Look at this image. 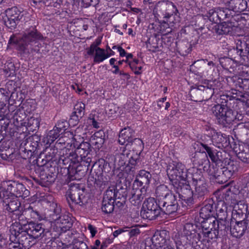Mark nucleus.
<instances>
[{
    "label": "nucleus",
    "instance_id": "obj_54",
    "mask_svg": "<svg viewBox=\"0 0 249 249\" xmlns=\"http://www.w3.org/2000/svg\"><path fill=\"white\" fill-rule=\"evenodd\" d=\"M117 50L119 52L120 55L121 57L125 56L126 53L122 47H118Z\"/></svg>",
    "mask_w": 249,
    "mask_h": 249
},
{
    "label": "nucleus",
    "instance_id": "obj_11",
    "mask_svg": "<svg viewBox=\"0 0 249 249\" xmlns=\"http://www.w3.org/2000/svg\"><path fill=\"white\" fill-rule=\"evenodd\" d=\"M217 197V203L216 207V214L218 220H217L219 224L223 227V229L225 230L227 228L226 224H227L226 219L228 216V213L231 212V209L230 208L228 203H227L224 198L222 197V191L219 193Z\"/></svg>",
    "mask_w": 249,
    "mask_h": 249
},
{
    "label": "nucleus",
    "instance_id": "obj_40",
    "mask_svg": "<svg viewBox=\"0 0 249 249\" xmlns=\"http://www.w3.org/2000/svg\"><path fill=\"white\" fill-rule=\"evenodd\" d=\"M178 208V204H173L170 205H166L164 208H163V211H164V213L167 214H172L176 212H177Z\"/></svg>",
    "mask_w": 249,
    "mask_h": 249
},
{
    "label": "nucleus",
    "instance_id": "obj_52",
    "mask_svg": "<svg viewBox=\"0 0 249 249\" xmlns=\"http://www.w3.org/2000/svg\"><path fill=\"white\" fill-rule=\"evenodd\" d=\"M216 11H217V8H215L214 9H212L209 10V15L210 18H212L213 20H214V17L215 16L216 17Z\"/></svg>",
    "mask_w": 249,
    "mask_h": 249
},
{
    "label": "nucleus",
    "instance_id": "obj_25",
    "mask_svg": "<svg viewBox=\"0 0 249 249\" xmlns=\"http://www.w3.org/2000/svg\"><path fill=\"white\" fill-rule=\"evenodd\" d=\"M31 239H32V237H26L23 239V241L21 242L22 243H19L21 240H11L12 242L9 243L8 248L9 249H22L23 247L31 246L34 244V243H30V242H32V241L30 240Z\"/></svg>",
    "mask_w": 249,
    "mask_h": 249
},
{
    "label": "nucleus",
    "instance_id": "obj_28",
    "mask_svg": "<svg viewBox=\"0 0 249 249\" xmlns=\"http://www.w3.org/2000/svg\"><path fill=\"white\" fill-rule=\"evenodd\" d=\"M172 193L169 190L166 185H161L158 186L156 190L157 196L160 199H164L165 197L169 196Z\"/></svg>",
    "mask_w": 249,
    "mask_h": 249
},
{
    "label": "nucleus",
    "instance_id": "obj_1",
    "mask_svg": "<svg viewBox=\"0 0 249 249\" xmlns=\"http://www.w3.org/2000/svg\"><path fill=\"white\" fill-rule=\"evenodd\" d=\"M193 228L192 225L187 224L184 227L183 233H177L175 235L173 239L177 248H178L182 245L194 244L197 242V234L194 231L193 232L192 231H189ZM201 228V231L197 235L200 238L202 237L203 240L207 242L215 240L218 235L219 229L224 230L223 227L219 224L218 221L215 218L202 221Z\"/></svg>",
    "mask_w": 249,
    "mask_h": 249
},
{
    "label": "nucleus",
    "instance_id": "obj_6",
    "mask_svg": "<svg viewBox=\"0 0 249 249\" xmlns=\"http://www.w3.org/2000/svg\"><path fill=\"white\" fill-rule=\"evenodd\" d=\"M0 191V199H3V202L6 203L5 209L9 212L12 213L11 217L13 220H22L24 216L23 215H20L21 213V210L19 209L20 206V203L18 198L15 196L10 195V193L5 191L2 192Z\"/></svg>",
    "mask_w": 249,
    "mask_h": 249
},
{
    "label": "nucleus",
    "instance_id": "obj_4",
    "mask_svg": "<svg viewBox=\"0 0 249 249\" xmlns=\"http://www.w3.org/2000/svg\"><path fill=\"white\" fill-rule=\"evenodd\" d=\"M41 37V36L36 30L34 27H31L25 31L21 37H18L16 40L15 37H11L10 41L16 43L18 49L24 53H38L39 51L38 45L33 47V44H36V41Z\"/></svg>",
    "mask_w": 249,
    "mask_h": 249
},
{
    "label": "nucleus",
    "instance_id": "obj_42",
    "mask_svg": "<svg viewBox=\"0 0 249 249\" xmlns=\"http://www.w3.org/2000/svg\"><path fill=\"white\" fill-rule=\"evenodd\" d=\"M227 9H228V7L225 9L220 7L217 8L216 17L219 19H224L227 18L228 14Z\"/></svg>",
    "mask_w": 249,
    "mask_h": 249
},
{
    "label": "nucleus",
    "instance_id": "obj_64",
    "mask_svg": "<svg viewBox=\"0 0 249 249\" xmlns=\"http://www.w3.org/2000/svg\"><path fill=\"white\" fill-rule=\"evenodd\" d=\"M116 61V59L114 58H112L109 60V63L111 65L113 66L115 65L114 63Z\"/></svg>",
    "mask_w": 249,
    "mask_h": 249
},
{
    "label": "nucleus",
    "instance_id": "obj_48",
    "mask_svg": "<svg viewBox=\"0 0 249 249\" xmlns=\"http://www.w3.org/2000/svg\"><path fill=\"white\" fill-rule=\"evenodd\" d=\"M204 170L206 171L209 175L214 178H216L217 176H219L215 172V170L214 168V167L213 166L211 167V165H209V167L208 169L206 168V166H204Z\"/></svg>",
    "mask_w": 249,
    "mask_h": 249
},
{
    "label": "nucleus",
    "instance_id": "obj_23",
    "mask_svg": "<svg viewBox=\"0 0 249 249\" xmlns=\"http://www.w3.org/2000/svg\"><path fill=\"white\" fill-rule=\"evenodd\" d=\"M238 170V164L233 161H230L222 170V176L225 177V180L230 178Z\"/></svg>",
    "mask_w": 249,
    "mask_h": 249
},
{
    "label": "nucleus",
    "instance_id": "obj_29",
    "mask_svg": "<svg viewBox=\"0 0 249 249\" xmlns=\"http://www.w3.org/2000/svg\"><path fill=\"white\" fill-rule=\"evenodd\" d=\"M221 33L232 34L237 28L236 26L232 25L231 22H224L220 26Z\"/></svg>",
    "mask_w": 249,
    "mask_h": 249
},
{
    "label": "nucleus",
    "instance_id": "obj_24",
    "mask_svg": "<svg viewBox=\"0 0 249 249\" xmlns=\"http://www.w3.org/2000/svg\"><path fill=\"white\" fill-rule=\"evenodd\" d=\"M143 191L137 187H133V190L131 192L132 196L130 198V201L132 205L138 206L141 204L144 197V194L142 193Z\"/></svg>",
    "mask_w": 249,
    "mask_h": 249
},
{
    "label": "nucleus",
    "instance_id": "obj_13",
    "mask_svg": "<svg viewBox=\"0 0 249 249\" xmlns=\"http://www.w3.org/2000/svg\"><path fill=\"white\" fill-rule=\"evenodd\" d=\"M27 229V225L25 222H22V223H20L16 221L10 226V239L23 241V239L27 237V236L30 237L29 231H26Z\"/></svg>",
    "mask_w": 249,
    "mask_h": 249
},
{
    "label": "nucleus",
    "instance_id": "obj_10",
    "mask_svg": "<svg viewBox=\"0 0 249 249\" xmlns=\"http://www.w3.org/2000/svg\"><path fill=\"white\" fill-rule=\"evenodd\" d=\"M160 207L154 198L149 197L142 204L141 215L143 218L153 220L160 214L161 209Z\"/></svg>",
    "mask_w": 249,
    "mask_h": 249
},
{
    "label": "nucleus",
    "instance_id": "obj_38",
    "mask_svg": "<svg viewBox=\"0 0 249 249\" xmlns=\"http://www.w3.org/2000/svg\"><path fill=\"white\" fill-rule=\"evenodd\" d=\"M40 119L39 118L31 117L28 119L27 123L28 127H32L31 129L34 131L36 128H38L40 125Z\"/></svg>",
    "mask_w": 249,
    "mask_h": 249
},
{
    "label": "nucleus",
    "instance_id": "obj_55",
    "mask_svg": "<svg viewBox=\"0 0 249 249\" xmlns=\"http://www.w3.org/2000/svg\"><path fill=\"white\" fill-rule=\"evenodd\" d=\"M6 246V239L0 236V249L3 248Z\"/></svg>",
    "mask_w": 249,
    "mask_h": 249
},
{
    "label": "nucleus",
    "instance_id": "obj_5",
    "mask_svg": "<svg viewBox=\"0 0 249 249\" xmlns=\"http://www.w3.org/2000/svg\"><path fill=\"white\" fill-rule=\"evenodd\" d=\"M51 211H53V215L54 221L52 225L53 229L56 231L59 232H65L69 230L72 225V221L71 217L66 214L61 215L57 217V215L60 212V209L57 204L53 202L51 204Z\"/></svg>",
    "mask_w": 249,
    "mask_h": 249
},
{
    "label": "nucleus",
    "instance_id": "obj_14",
    "mask_svg": "<svg viewBox=\"0 0 249 249\" xmlns=\"http://www.w3.org/2000/svg\"><path fill=\"white\" fill-rule=\"evenodd\" d=\"M62 135L56 143L57 148H61L64 146L63 149L67 148L75 149L79 145L80 142L77 141V138H75L76 135H74L72 132H65Z\"/></svg>",
    "mask_w": 249,
    "mask_h": 249
},
{
    "label": "nucleus",
    "instance_id": "obj_15",
    "mask_svg": "<svg viewBox=\"0 0 249 249\" xmlns=\"http://www.w3.org/2000/svg\"><path fill=\"white\" fill-rule=\"evenodd\" d=\"M6 17L4 18L5 25L11 29L15 28L22 15L17 7H14L5 11Z\"/></svg>",
    "mask_w": 249,
    "mask_h": 249
},
{
    "label": "nucleus",
    "instance_id": "obj_44",
    "mask_svg": "<svg viewBox=\"0 0 249 249\" xmlns=\"http://www.w3.org/2000/svg\"><path fill=\"white\" fill-rule=\"evenodd\" d=\"M238 157L243 162L249 163V151L239 152Z\"/></svg>",
    "mask_w": 249,
    "mask_h": 249
},
{
    "label": "nucleus",
    "instance_id": "obj_62",
    "mask_svg": "<svg viewBox=\"0 0 249 249\" xmlns=\"http://www.w3.org/2000/svg\"><path fill=\"white\" fill-rule=\"evenodd\" d=\"M134 142L137 144L140 145L141 146L143 144L142 142L139 139H135Z\"/></svg>",
    "mask_w": 249,
    "mask_h": 249
},
{
    "label": "nucleus",
    "instance_id": "obj_51",
    "mask_svg": "<svg viewBox=\"0 0 249 249\" xmlns=\"http://www.w3.org/2000/svg\"><path fill=\"white\" fill-rule=\"evenodd\" d=\"M216 136L217 137V139H218V140H216L217 142L221 143V142H222L224 141V137L223 136L222 134H221L220 133H217ZM215 136H213V139H215Z\"/></svg>",
    "mask_w": 249,
    "mask_h": 249
},
{
    "label": "nucleus",
    "instance_id": "obj_60",
    "mask_svg": "<svg viewBox=\"0 0 249 249\" xmlns=\"http://www.w3.org/2000/svg\"><path fill=\"white\" fill-rule=\"evenodd\" d=\"M113 68L115 69L114 71H112V72L114 74H119L120 72V69L119 66L117 65H113Z\"/></svg>",
    "mask_w": 249,
    "mask_h": 249
},
{
    "label": "nucleus",
    "instance_id": "obj_27",
    "mask_svg": "<svg viewBox=\"0 0 249 249\" xmlns=\"http://www.w3.org/2000/svg\"><path fill=\"white\" fill-rule=\"evenodd\" d=\"M213 211V207L210 204L205 205L201 209L199 214L200 216L204 219L203 221L213 218V217H210L212 215V213Z\"/></svg>",
    "mask_w": 249,
    "mask_h": 249
},
{
    "label": "nucleus",
    "instance_id": "obj_18",
    "mask_svg": "<svg viewBox=\"0 0 249 249\" xmlns=\"http://www.w3.org/2000/svg\"><path fill=\"white\" fill-rule=\"evenodd\" d=\"M168 232L165 230L157 231L151 238V241L155 249H157L162 245L169 240Z\"/></svg>",
    "mask_w": 249,
    "mask_h": 249
},
{
    "label": "nucleus",
    "instance_id": "obj_31",
    "mask_svg": "<svg viewBox=\"0 0 249 249\" xmlns=\"http://www.w3.org/2000/svg\"><path fill=\"white\" fill-rule=\"evenodd\" d=\"M27 225L28 229L31 231V233L35 236L37 237L39 234H41L43 232V229L42 228L40 224L30 223Z\"/></svg>",
    "mask_w": 249,
    "mask_h": 249
},
{
    "label": "nucleus",
    "instance_id": "obj_46",
    "mask_svg": "<svg viewBox=\"0 0 249 249\" xmlns=\"http://www.w3.org/2000/svg\"><path fill=\"white\" fill-rule=\"evenodd\" d=\"M157 249H175L174 243L169 239Z\"/></svg>",
    "mask_w": 249,
    "mask_h": 249
},
{
    "label": "nucleus",
    "instance_id": "obj_7",
    "mask_svg": "<svg viewBox=\"0 0 249 249\" xmlns=\"http://www.w3.org/2000/svg\"><path fill=\"white\" fill-rule=\"evenodd\" d=\"M120 150L121 152L116 159L118 162V165L122 170H125L127 171V168L131 170L133 167H130L128 164L132 166L135 165L139 160L141 152L135 153L134 151H131L126 147H121Z\"/></svg>",
    "mask_w": 249,
    "mask_h": 249
},
{
    "label": "nucleus",
    "instance_id": "obj_43",
    "mask_svg": "<svg viewBox=\"0 0 249 249\" xmlns=\"http://www.w3.org/2000/svg\"><path fill=\"white\" fill-rule=\"evenodd\" d=\"M103 136L104 132L103 131L100 130L96 132L92 136V138L94 140H97L96 142L103 143L104 142V139L103 138Z\"/></svg>",
    "mask_w": 249,
    "mask_h": 249
},
{
    "label": "nucleus",
    "instance_id": "obj_59",
    "mask_svg": "<svg viewBox=\"0 0 249 249\" xmlns=\"http://www.w3.org/2000/svg\"><path fill=\"white\" fill-rule=\"evenodd\" d=\"M79 246L81 247V248H83V249H86L87 248L86 244L84 242H81L79 243ZM77 246V245H75L74 247V249H78Z\"/></svg>",
    "mask_w": 249,
    "mask_h": 249
},
{
    "label": "nucleus",
    "instance_id": "obj_33",
    "mask_svg": "<svg viewBox=\"0 0 249 249\" xmlns=\"http://www.w3.org/2000/svg\"><path fill=\"white\" fill-rule=\"evenodd\" d=\"M117 197V191L115 186L109 187L107 190L104 195V199H107L109 201H115Z\"/></svg>",
    "mask_w": 249,
    "mask_h": 249
},
{
    "label": "nucleus",
    "instance_id": "obj_20",
    "mask_svg": "<svg viewBox=\"0 0 249 249\" xmlns=\"http://www.w3.org/2000/svg\"><path fill=\"white\" fill-rule=\"evenodd\" d=\"M151 175L149 172L145 170L140 171L135 181H134L133 187H139L143 185H148L150 182Z\"/></svg>",
    "mask_w": 249,
    "mask_h": 249
},
{
    "label": "nucleus",
    "instance_id": "obj_57",
    "mask_svg": "<svg viewBox=\"0 0 249 249\" xmlns=\"http://www.w3.org/2000/svg\"><path fill=\"white\" fill-rule=\"evenodd\" d=\"M30 218L33 219H38L39 218V214L37 212L34 211L33 209L32 210V214L31 215Z\"/></svg>",
    "mask_w": 249,
    "mask_h": 249
},
{
    "label": "nucleus",
    "instance_id": "obj_16",
    "mask_svg": "<svg viewBox=\"0 0 249 249\" xmlns=\"http://www.w3.org/2000/svg\"><path fill=\"white\" fill-rule=\"evenodd\" d=\"M89 55H94V62L99 64L111 56L103 49L97 47L96 45L91 44L89 48L87 49Z\"/></svg>",
    "mask_w": 249,
    "mask_h": 249
},
{
    "label": "nucleus",
    "instance_id": "obj_47",
    "mask_svg": "<svg viewBox=\"0 0 249 249\" xmlns=\"http://www.w3.org/2000/svg\"><path fill=\"white\" fill-rule=\"evenodd\" d=\"M240 87L244 89H249V79H241L238 81Z\"/></svg>",
    "mask_w": 249,
    "mask_h": 249
},
{
    "label": "nucleus",
    "instance_id": "obj_12",
    "mask_svg": "<svg viewBox=\"0 0 249 249\" xmlns=\"http://www.w3.org/2000/svg\"><path fill=\"white\" fill-rule=\"evenodd\" d=\"M212 111L218 123L224 126L231 124L235 119L232 111L221 105L214 106L212 108Z\"/></svg>",
    "mask_w": 249,
    "mask_h": 249
},
{
    "label": "nucleus",
    "instance_id": "obj_32",
    "mask_svg": "<svg viewBox=\"0 0 249 249\" xmlns=\"http://www.w3.org/2000/svg\"><path fill=\"white\" fill-rule=\"evenodd\" d=\"M173 204H178V202L175 196L173 194H169V196L165 197V199L160 202V205L162 206L163 208L166 205H170Z\"/></svg>",
    "mask_w": 249,
    "mask_h": 249
},
{
    "label": "nucleus",
    "instance_id": "obj_30",
    "mask_svg": "<svg viewBox=\"0 0 249 249\" xmlns=\"http://www.w3.org/2000/svg\"><path fill=\"white\" fill-rule=\"evenodd\" d=\"M85 105L82 102H78L74 107V113L76 114L75 116L73 117V120H75L77 122V120L79 117H81L84 115L85 113Z\"/></svg>",
    "mask_w": 249,
    "mask_h": 249
},
{
    "label": "nucleus",
    "instance_id": "obj_3",
    "mask_svg": "<svg viewBox=\"0 0 249 249\" xmlns=\"http://www.w3.org/2000/svg\"><path fill=\"white\" fill-rule=\"evenodd\" d=\"M82 146V144H80L76 149L69 148L62 149L61 152L62 154L60 160H62L64 164H69L68 172L70 180H79L83 176L84 173H81L82 167L80 165V162L83 160L85 156L83 157L82 155H77V153H81V151L86 152Z\"/></svg>",
    "mask_w": 249,
    "mask_h": 249
},
{
    "label": "nucleus",
    "instance_id": "obj_2",
    "mask_svg": "<svg viewBox=\"0 0 249 249\" xmlns=\"http://www.w3.org/2000/svg\"><path fill=\"white\" fill-rule=\"evenodd\" d=\"M167 173L182 199L188 204L192 203L193 193L187 180V175L184 165L180 162L173 161L168 165Z\"/></svg>",
    "mask_w": 249,
    "mask_h": 249
},
{
    "label": "nucleus",
    "instance_id": "obj_36",
    "mask_svg": "<svg viewBox=\"0 0 249 249\" xmlns=\"http://www.w3.org/2000/svg\"><path fill=\"white\" fill-rule=\"evenodd\" d=\"M72 120L73 119L71 118L69 121V123H68L65 120H60L57 122L55 128L60 132H61V134H62V131L64 132V133L66 132L65 131L68 127L69 124H71Z\"/></svg>",
    "mask_w": 249,
    "mask_h": 249
},
{
    "label": "nucleus",
    "instance_id": "obj_50",
    "mask_svg": "<svg viewBox=\"0 0 249 249\" xmlns=\"http://www.w3.org/2000/svg\"><path fill=\"white\" fill-rule=\"evenodd\" d=\"M130 236H134L138 235L140 232L139 228L135 227L128 231Z\"/></svg>",
    "mask_w": 249,
    "mask_h": 249
},
{
    "label": "nucleus",
    "instance_id": "obj_56",
    "mask_svg": "<svg viewBox=\"0 0 249 249\" xmlns=\"http://www.w3.org/2000/svg\"><path fill=\"white\" fill-rule=\"evenodd\" d=\"M88 229L89 230L92 235V236H94L95 235L97 231L95 228L92 225H89L88 226Z\"/></svg>",
    "mask_w": 249,
    "mask_h": 249
},
{
    "label": "nucleus",
    "instance_id": "obj_63",
    "mask_svg": "<svg viewBox=\"0 0 249 249\" xmlns=\"http://www.w3.org/2000/svg\"><path fill=\"white\" fill-rule=\"evenodd\" d=\"M139 61L138 59H135L132 61L129 62L128 65L129 66V63H132L133 65H136L139 63Z\"/></svg>",
    "mask_w": 249,
    "mask_h": 249
},
{
    "label": "nucleus",
    "instance_id": "obj_34",
    "mask_svg": "<svg viewBox=\"0 0 249 249\" xmlns=\"http://www.w3.org/2000/svg\"><path fill=\"white\" fill-rule=\"evenodd\" d=\"M87 124L92 125L93 127L97 128L99 127L98 116L96 112H92L87 120Z\"/></svg>",
    "mask_w": 249,
    "mask_h": 249
},
{
    "label": "nucleus",
    "instance_id": "obj_35",
    "mask_svg": "<svg viewBox=\"0 0 249 249\" xmlns=\"http://www.w3.org/2000/svg\"><path fill=\"white\" fill-rule=\"evenodd\" d=\"M114 201L103 199L102 210L107 213H111L114 210Z\"/></svg>",
    "mask_w": 249,
    "mask_h": 249
},
{
    "label": "nucleus",
    "instance_id": "obj_37",
    "mask_svg": "<svg viewBox=\"0 0 249 249\" xmlns=\"http://www.w3.org/2000/svg\"><path fill=\"white\" fill-rule=\"evenodd\" d=\"M16 189L17 191L16 193L15 197H17V198L18 197H25V196H27L29 194V191L25 189L22 184H17Z\"/></svg>",
    "mask_w": 249,
    "mask_h": 249
},
{
    "label": "nucleus",
    "instance_id": "obj_53",
    "mask_svg": "<svg viewBox=\"0 0 249 249\" xmlns=\"http://www.w3.org/2000/svg\"><path fill=\"white\" fill-rule=\"evenodd\" d=\"M125 229L126 228L124 229H119L117 230H116L113 233V236L114 237H117L118 235L122 233V232L127 231V230H125Z\"/></svg>",
    "mask_w": 249,
    "mask_h": 249
},
{
    "label": "nucleus",
    "instance_id": "obj_26",
    "mask_svg": "<svg viewBox=\"0 0 249 249\" xmlns=\"http://www.w3.org/2000/svg\"><path fill=\"white\" fill-rule=\"evenodd\" d=\"M202 145L206 150L211 160L213 162L218 163L219 161L220 160L219 157L221 156V153L217 152L216 150L212 149L206 145L203 144Z\"/></svg>",
    "mask_w": 249,
    "mask_h": 249
},
{
    "label": "nucleus",
    "instance_id": "obj_21",
    "mask_svg": "<svg viewBox=\"0 0 249 249\" xmlns=\"http://www.w3.org/2000/svg\"><path fill=\"white\" fill-rule=\"evenodd\" d=\"M246 230V222L244 221L232 223L231 225L230 231L233 236L236 238L241 237Z\"/></svg>",
    "mask_w": 249,
    "mask_h": 249
},
{
    "label": "nucleus",
    "instance_id": "obj_61",
    "mask_svg": "<svg viewBox=\"0 0 249 249\" xmlns=\"http://www.w3.org/2000/svg\"><path fill=\"white\" fill-rule=\"evenodd\" d=\"M125 57H126V60H125L124 62L128 64V62H129L128 61V59L132 58L133 57V55L132 53H126Z\"/></svg>",
    "mask_w": 249,
    "mask_h": 249
},
{
    "label": "nucleus",
    "instance_id": "obj_58",
    "mask_svg": "<svg viewBox=\"0 0 249 249\" xmlns=\"http://www.w3.org/2000/svg\"><path fill=\"white\" fill-rule=\"evenodd\" d=\"M101 242L99 240H96L95 241V243L94 245L91 246V249H99V247L100 246Z\"/></svg>",
    "mask_w": 249,
    "mask_h": 249
},
{
    "label": "nucleus",
    "instance_id": "obj_22",
    "mask_svg": "<svg viewBox=\"0 0 249 249\" xmlns=\"http://www.w3.org/2000/svg\"><path fill=\"white\" fill-rule=\"evenodd\" d=\"M226 6L229 10L241 12L246 9L247 1L246 0H230L226 2Z\"/></svg>",
    "mask_w": 249,
    "mask_h": 249
},
{
    "label": "nucleus",
    "instance_id": "obj_8",
    "mask_svg": "<svg viewBox=\"0 0 249 249\" xmlns=\"http://www.w3.org/2000/svg\"><path fill=\"white\" fill-rule=\"evenodd\" d=\"M222 197L224 198L227 203H228L230 208L231 209V214L233 217L235 218L243 214V210L245 209L244 202L239 200V196L237 195L232 193L230 190L222 191Z\"/></svg>",
    "mask_w": 249,
    "mask_h": 249
},
{
    "label": "nucleus",
    "instance_id": "obj_17",
    "mask_svg": "<svg viewBox=\"0 0 249 249\" xmlns=\"http://www.w3.org/2000/svg\"><path fill=\"white\" fill-rule=\"evenodd\" d=\"M193 184L195 186V193H193L192 196L194 195L195 196H196L197 197H201L205 195L207 192V185L205 182V179L203 178H200L198 179L197 178H193ZM193 196H192V197ZM193 199V198L192 197ZM193 200H192V201ZM193 202H192V204ZM188 205H190L191 203Z\"/></svg>",
    "mask_w": 249,
    "mask_h": 249
},
{
    "label": "nucleus",
    "instance_id": "obj_9",
    "mask_svg": "<svg viewBox=\"0 0 249 249\" xmlns=\"http://www.w3.org/2000/svg\"><path fill=\"white\" fill-rule=\"evenodd\" d=\"M70 189L67 193V199L72 203L83 205L88 201V196L85 192V189L78 184L70 185Z\"/></svg>",
    "mask_w": 249,
    "mask_h": 249
},
{
    "label": "nucleus",
    "instance_id": "obj_19",
    "mask_svg": "<svg viewBox=\"0 0 249 249\" xmlns=\"http://www.w3.org/2000/svg\"><path fill=\"white\" fill-rule=\"evenodd\" d=\"M133 131L129 127L123 129L119 136L118 142L121 145H125L124 147L129 148L130 143L133 140Z\"/></svg>",
    "mask_w": 249,
    "mask_h": 249
},
{
    "label": "nucleus",
    "instance_id": "obj_49",
    "mask_svg": "<svg viewBox=\"0 0 249 249\" xmlns=\"http://www.w3.org/2000/svg\"><path fill=\"white\" fill-rule=\"evenodd\" d=\"M129 67L136 74H140L142 72V66L137 67L136 65L129 63Z\"/></svg>",
    "mask_w": 249,
    "mask_h": 249
},
{
    "label": "nucleus",
    "instance_id": "obj_45",
    "mask_svg": "<svg viewBox=\"0 0 249 249\" xmlns=\"http://www.w3.org/2000/svg\"><path fill=\"white\" fill-rule=\"evenodd\" d=\"M160 33L162 35H166L171 32V29L169 27V25L167 23H163L160 26Z\"/></svg>",
    "mask_w": 249,
    "mask_h": 249
},
{
    "label": "nucleus",
    "instance_id": "obj_39",
    "mask_svg": "<svg viewBox=\"0 0 249 249\" xmlns=\"http://www.w3.org/2000/svg\"><path fill=\"white\" fill-rule=\"evenodd\" d=\"M60 132L55 127L51 130L48 134V141L49 142H53L59 136Z\"/></svg>",
    "mask_w": 249,
    "mask_h": 249
},
{
    "label": "nucleus",
    "instance_id": "obj_41",
    "mask_svg": "<svg viewBox=\"0 0 249 249\" xmlns=\"http://www.w3.org/2000/svg\"><path fill=\"white\" fill-rule=\"evenodd\" d=\"M33 208L29 206L28 208H25L24 210L21 209V213H20V215H23L24 216V218H23L22 220H18L19 222H24L26 219H29L30 218L31 215L32 214Z\"/></svg>",
    "mask_w": 249,
    "mask_h": 249
}]
</instances>
